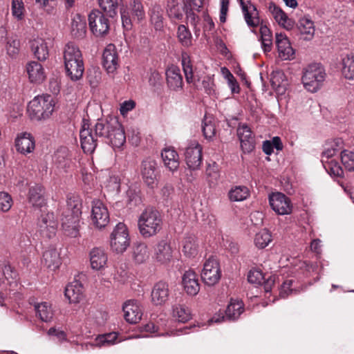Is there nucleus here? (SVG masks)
<instances>
[{
	"label": "nucleus",
	"mask_w": 354,
	"mask_h": 354,
	"mask_svg": "<svg viewBox=\"0 0 354 354\" xmlns=\"http://www.w3.org/2000/svg\"><path fill=\"white\" fill-rule=\"evenodd\" d=\"M95 136L106 138L113 147H122L125 141L124 131L115 118L99 120L94 127Z\"/></svg>",
	"instance_id": "f257e3e1"
},
{
	"label": "nucleus",
	"mask_w": 354,
	"mask_h": 354,
	"mask_svg": "<svg viewBox=\"0 0 354 354\" xmlns=\"http://www.w3.org/2000/svg\"><path fill=\"white\" fill-rule=\"evenodd\" d=\"M64 67L67 75L73 81L82 78L84 65L82 55L79 48L72 43H68L64 51Z\"/></svg>",
	"instance_id": "f03ea898"
},
{
	"label": "nucleus",
	"mask_w": 354,
	"mask_h": 354,
	"mask_svg": "<svg viewBox=\"0 0 354 354\" xmlns=\"http://www.w3.org/2000/svg\"><path fill=\"white\" fill-rule=\"evenodd\" d=\"M162 224L160 214L151 207L145 209L138 221L139 232L144 238H149L158 234L162 228Z\"/></svg>",
	"instance_id": "7ed1b4c3"
},
{
	"label": "nucleus",
	"mask_w": 354,
	"mask_h": 354,
	"mask_svg": "<svg viewBox=\"0 0 354 354\" xmlns=\"http://www.w3.org/2000/svg\"><path fill=\"white\" fill-rule=\"evenodd\" d=\"M54 105L50 95H38L29 102L27 111L32 120H41L52 114Z\"/></svg>",
	"instance_id": "20e7f679"
},
{
	"label": "nucleus",
	"mask_w": 354,
	"mask_h": 354,
	"mask_svg": "<svg viewBox=\"0 0 354 354\" xmlns=\"http://www.w3.org/2000/svg\"><path fill=\"white\" fill-rule=\"evenodd\" d=\"M326 77L324 68L319 64H312L303 70L301 77L304 87L309 92H317L322 85Z\"/></svg>",
	"instance_id": "39448f33"
},
{
	"label": "nucleus",
	"mask_w": 354,
	"mask_h": 354,
	"mask_svg": "<svg viewBox=\"0 0 354 354\" xmlns=\"http://www.w3.org/2000/svg\"><path fill=\"white\" fill-rule=\"evenodd\" d=\"M123 28L131 30L133 22H140L145 18L143 4L140 0H131L129 5L120 11Z\"/></svg>",
	"instance_id": "423d86ee"
},
{
	"label": "nucleus",
	"mask_w": 354,
	"mask_h": 354,
	"mask_svg": "<svg viewBox=\"0 0 354 354\" xmlns=\"http://www.w3.org/2000/svg\"><path fill=\"white\" fill-rule=\"evenodd\" d=\"M130 245V237L127 227L118 223L110 234V247L113 252L122 254Z\"/></svg>",
	"instance_id": "0eeeda50"
},
{
	"label": "nucleus",
	"mask_w": 354,
	"mask_h": 354,
	"mask_svg": "<svg viewBox=\"0 0 354 354\" xmlns=\"http://www.w3.org/2000/svg\"><path fill=\"white\" fill-rule=\"evenodd\" d=\"M337 143H332L322 153V162L326 171L330 175L337 177L342 176L343 169L339 165V150L335 147Z\"/></svg>",
	"instance_id": "6e6552de"
},
{
	"label": "nucleus",
	"mask_w": 354,
	"mask_h": 354,
	"mask_svg": "<svg viewBox=\"0 0 354 354\" xmlns=\"http://www.w3.org/2000/svg\"><path fill=\"white\" fill-rule=\"evenodd\" d=\"M91 31L95 37L106 35L109 30L108 18L99 10H93L88 17Z\"/></svg>",
	"instance_id": "1a4fd4ad"
},
{
	"label": "nucleus",
	"mask_w": 354,
	"mask_h": 354,
	"mask_svg": "<svg viewBox=\"0 0 354 354\" xmlns=\"http://www.w3.org/2000/svg\"><path fill=\"white\" fill-rule=\"evenodd\" d=\"M109 213L106 207L99 200L93 201L91 214L93 226L97 230H102L109 224Z\"/></svg>",
	"instance_id": "9d476101"
},
{
	"label": "nucleus",
	"mask_w": 354,
	"mask_h": 354,
	"mask_svg": "<svg viewBox=\"0 0 354 354\" xmlns=\"http://www.w3.org/2000/svg\"><path fill=\"white\" fill-rule=\"evenodd\" d=\"M221 278V270L218 261L213 258H209L204 263L201 271V279L207 286H214Z\"/></svg>",
	"instance_id": "9b49d317"
},
{
	"label": "nucleus",
	"mask_w": 354,
	"mask_h": 354,
	"mask_svg": "<svg viewBox=\"0 0 354 354\" xmlns=\"http://www.w3.org/2000/svg\"><path fill=\"white\" fill-rule=\"evenodd\" d=\"M140 173L145 183L148 187L153 188L157 185L158 165L153 159L147 158L142 162Z\"/></svg>",
	"instance_id": "f8f14e48"
},
{
	"label": "nucleus",
	"mask_w": 354,
	"mask_h": 354,
	"mask_svg": "<svg viewBox=\"0 0 354 354\" xmlns=\"http://www.w3.org/2000/svg\"><path fill=\"white\" fill-rule=\"evenodd\" d=\"M272 209L279 215L290 214L292 210L290 199L281 192L273 193L269 196Z\"/></svg>",
	"instance_id": "ddd939ff"
},
{
	"label": "nucleus",
	"mask_w": 354,
	"mask_h": 354,
	"mask_svg": "<svg viewBox=\"0 0 354 354\" xmlns=\"http://www.w3.org/2000/svg\"><path fill=\"white\" fill-rule=\"evenodd\" d=\"M80 139L84 153L91 154L95 151L97 145V136L88 123L84 122L80 131Z\"/></svg>",
	"instance_id": "4468645a"
},
{
	"label": "nucleus",
	"mask_w": 354,
	"mask_h": 354,
	"mask_svg": "<svg viewBox=\"0 0 354 354\" xmlns=\"http://www.w3.org/2000/svg\"><path fill=\"white\" fill-rule=\"evenodd\" d=\"M57 220L53 213L41 215L38 221V228L40 234L47 239H51L56 234Z\"/></svg>",
	"instance_id": "2eb2a0df"
},
{
	"label": "nucleus",
	"mask_w": 354,
	"mask_h": 354,
	"mask_svg": "<svg viewBox=\"0 0 354 354\" xmlns=\"http://www.w3.org/2000/svg\"><path fill=\"white\" fill-rule=\"evenodd\" d=\"M275 43L278 55L282 60H292L295 58V50L285 34L276 33Z\"/></svg>",
	"instance_id": "dca6fc26"
},
{
	"label": "nucleus",
	"mask_w": 354,
	"mask_h": 354,
	"mask_svg": "<svg viewBox=\"0 0 354 354\" xmlns=\"http://www.w3.org/2000/svg\"><path fill=\"white\" fill-rule=\"evenodd\" d=\"M185 160L191 170L199 169L202 162V148L197 142L192 143L186 148Z\"/></svg>",
	"instance_id": "f3484780"
},
{
	"label": "nucleus",
	"mask_w": 354,
	"mask_h": 354,
	"mask_svg": "<svg viewBox=\"0 0 354 354\" xmlns=\"http://www.w3.org/2000/svg\"><path fill=\"white\" fill-rule=\"evenodd\" d=\"M150 250L145 243L136 242L131 248L130 257L137 265L145 263L150 258Z\"/></svg>",
	"instance_id": "a211bd4d"
},
{
	"label": "nucleus",
	"mask_w": 354,
	"mask_h": 354,
	"mask_svg": "<svg viewBox=\"0 0 354 354\" xmlns=\"http://www.w3.org/2000/svg\"><path fill=\"white\" fill-rule=\"evenodd\" d=\"M16 150L26 155L32 153L35 148V140L33 136L28 132L20 133L15 138Z\"/></svg>",
	"instance_id": "6ab92c4d"
},
{
	"label": "nucleus",
	"mask_w": 354,
	"mask_h": 354,
	"mask_svg": "<svg viewBox=\"0 0 354 354\" xmlns=\"http://www.w3.org/2000/svg\"><path fill=\"white\" fill-rule=\"evenodd\" d=\"M102 64L108 73H114L118 66V57L115 47L109 44L104 50L102 55Z\"/></svg>",
	"instance_id": "aec40b11"
},
{
	"label": "nucleus",
	"mask_w": 354,
	"mask_h": 354,
	"mask_svg": "<svg viewBox=\"0 0 354 354\" xmlns=\"http://www.w3.org/2000/svg\"><path fill=\"white\" fill-rule=\"evenodd\" d=\"M91 267L94 270H104L108 264V255L101 248H95L89 253Z\"/></svg>",
	"instance_id": "412c9836"
},
{
	"label": "nucleus",
	"mask_w": 354,
	"mask_h": 354,
	"mask_svg": "<svg viewBox=\"0 0 354 354\" xmlns=\"http://www.w3.org/2000/svg\"><path fill=\"white\" fill-rule=\"evenodd\" d=\"M241 6L244 15V19L250 27H257L259 25L260 19L259 12L255 6L250 1L241 0Z\"/></svg>",
	"instance_id": "4be33fe9"
},
{
	"label": "nucleus",
	"mask_w": 354,
	"mask_h": 354,
	"mask_svg": "<svg viewBox=\"0 0 354 354\" xmlns=\"http://www.w3.org/2000/svg\"><path fill=\"white\" fill-rule=\"evenodd\" d=\"M182 284L186 293L190 296L196 295L200 290L197 274L192 270H189L184 273L182 278Z\"/></svg>",
	"instance_id": "5701e85b"
},
{
	"label": "nucleus",
	"mask_w": 354,
	"mask_h": 354,
	"mask_svg": "<svg viewBox=\"0 0 354 354\" xmlns=\"http://www.w3.org/2000/svg\"><path fill=\"white\" fill-rule=\"evenodd\" d=\"M80 217L65 214L62 219V227L64 234L70 237H77L80 227Z\"/></svg>",
	"instance_id": "b1692460"
},
{
	"label": "nucleus",
	"mask_w": 354,
	"mask_h": 354,
	"mask_svg": "<svg viewBox=\"0 0 354 354\" xmlns=\"http://www.w3.org/2000/svg\"><path fill=\"white\" fill-rule=\"evenodd\" d=\"M167 84L171 90L178 91L183 88V81L180 68L171 65L166 70Z\"/></svg>",
	"instance_id": "393cba45"
},
{
	"label": "nucleus",
	"mask_w": 354,
	"mask_h": 354,
	"mask_svg": "<svg viewBox=\"0 0 354 354\" xmlns=\"http://www.w3.org/2000/svg\"><path fill=\"white\" fill-rule=\"evenodd\" d=\"M237 135L243 151L244 153L251 152L254 149L255 142L250 129L245 124L241 125L237 129Z\"/></svg>",
	"instance_id": "a878e982"
},
{
	"label": "nucleus",
	"mask_w": 354,
	"mask_h": 354,
	"mask_svg": "<svg viewBox=\"0 0 354 354\" xmlns=\"http://www.w3.org/2000/svg\"><path fill=\"white\" fill-rule=\"evenodd\" d=\"M124 317L131 323L136 324L141 319L142 310L137 301L129 300L123 306Z\"/></svg>",
	"instance_id": "bb28decb"
},
{
	"label": "nucleus",
	"mask_w": 354,
	"mask_h": 354,
	"mask_svg": "<svg viewBox=\"0 0 354 354\" xmlns=\"http://www.w3.org/2000/svg\"><path fill=\"white\" fill-rule=\"evenodd\" d=\"M169 295V286L167 283L159 281L156 283L151 291V301L153 304L162 305L168 299Z\"/></svg>",
	"instance_id": "cd10ccee"
},
{
	"label": "nucleus",
	"mask_w": 354,
	"mask_h": 354,
	"mask_svg": "<svg viewBox=\"0 0 354 354\" xmlns=\"http://www.w3.org/2000/svg\"><path fill=\"white\" fill-rule=\"evenodd\" d=\"M173 257V250L171 245L165 241H160L154 250V258L162 263L167 264Z\"/></svg>",
	"instance_id": "c85d7f7f"
},
{
	"label": "nucleus",
	"mask_w": 354,
	"mask_h": 354,
	"mask_svg": "<svg viewBox=\"0 0 354 354\" xmlns=\"http://www.w3.org/2000/svg\"><path fill=\"white\" fill-rule=\"evenodd\" d=\"M269 10L279 26L286 30H290L293 28L295 21L292 19L289 18L281 8L272 3L269 6Z\"/></svg>",
	"instance_id": "c756f323"
},
{
	"label": "nucleus",
	"mask_w": 354,
	"mask_h": 354,
	"mask_svg": "<svg viewBox=\"0 0 354 354\" xmlns=\"http://www.w3.org/2000/svg\"><path fill=\"white\" fill-rule=\"evenodd\" d=\"M28 78L32 83L40 84L43 82L46 75L42 65L37 62H30L26 65Z\"/></svg>",
	"instance_id": "7c9ffc66"
},
{
	"label": "nucleus",
	"mask_w": 354,
	"mask_h": 354,
	"mask_svg": "<svg viewBox=\"0 0 354 354\" xmlns=\"http://www.w3.org/2000/svg\"><path fill=\"white\" fill-rule=\"evenodd\" d=\"M42 263L48 269L55 271L61 265L59 253L56 248L50 247L43 254Z\"/></svg>",
	"instance_id": "2f4dec72"
},
{
	"label": "nucleus",
	"mask_w": 354,
	"mask_h": 354,
	"mask_svg": "<svg viewBox=\"0 0 354 354\" xmlns=\"http://www.w3.org/2000/svg\"><path fill=\"white\" fill-rule=\"evenodd\" d=\"M49 41L40 37L35 38L30 41L32 51L39 60L44 61L48 58Z\"/></svg>",
	"instance_id": "473e14b6"
},
{
	"label": "nucleus",
	"mask_w": 354,
	"mask_h": 354,
	"mask_svg": "<svg viewBox=\"0 0 354 354\" xmlns=\"http://www.w3.org/2000/svg\"><path fill=\"white\" fill-rule=\"evenodd\" d=\"M164 165L171 171L178 169L180 165L178 153L171 147L165 148L161 153Z\"/></svg>",
	"instance_id": "72a5a7b5"
},
{
	"label": "nucleus",
	"mask_w": 354,
	"mask_h": 354,
	"mask_svg": "<svg viewBox=\"0 0 354 354\" xmlns=\"http://www.w3.org/2000/svg\"><path fill=\"white\" fill-rule=\"evenodd\" d=\"M65 296L70 303H79L83 298V286L78 281L71 282L65 289Z\"/></svg>",
	"instance_id": "f704fd0d"
},
{
	"label": "nucleus",
	"mask_w": 354,
	"mask_h": 354,
	"mask_svg": "<svg viewBox=\"0 0 354 354\" xmlns=\"http://www.w3.org/2000/svg\"><path fill=\"white\" fill-rule=\"evenodd\" d=\"M166 12L173 23L181 21L184 16V9L178 0H167Z\"/></svg>",
	"instance_id": "c9c22d12"
},
{
	"label": "nucleus",
	"mask_w": 354,
	"mask_h": 354,
	"mask_svg": "<svg viewBox=\"0 0 354 354\" xmlns=\"http://www.w3.org/2000/svg\"><path fill=\"white\" fill-rule=\"evenodd\" d=\"M28 198L29 203L34 207H41L46 204L44 189L39 185L30 188Z\"/></svg>",
	"instance_id": "e433bc0d"
},
{
	"label": "nucleus",
	"mask_w": 354,
	"mask_h": 354,
	"mask_svg": "<svg viewBox=\"0 0 354 354\" xmlns=\"http://www.w3.org/2000/svg\"><path fill=\"white\" fill-rule=\"evenodd\" d=\"M35 310L37 317H38L42 322H48L53 318L54 310L51 304L48 302L43 301L36 304L35 305Z\"/></svg>",
	"instance_id": "4c0bfd02"
},
{
	"label": "nucleus",
	"mask_w": 354,
	"mask_h": 354,
	"mask_svg": "<svg viewBox=\"0 0 354 354\" xmlns=\"http://www.w3.org/2000/svg\"><path fill=\"white\" fill-rule=\"evenodd\" d=\"M298 28L301 35L304 36V39L310 40L313 37L315 28L314 22L309 17L304 16L299 19Z\"/></svg>",
	"instance_id": "58836bf2"
},
{
	"label": "nucleus",
	"mask_w": 354,
	"mask_h": 354,
	"mask_svg": "<svg viewBox=\"0 0 354 354\" xmlns=\"http://www.w3.org/2000/svg\"><path fill=\"white\" fill-rule=\"evenodd\" d=\"M341 71L347 80H354V54L349 53L342 57Z\"/></svg>",
	"instance_id": "ea45409f"
},
{
	"label": "nucleus",
	"mask_w": 354,
	"mask_h": 354,
	"mask_svg": "<svg viewBox=\"0 0 354 354\" xmlns=\"http://www.w3.org/2000/svg\"><path fill=\"white\" fill-rule=\"evenodd\" d=\"M181 64L186 82L188 84H193L195 85L196 80L193 73V66L190 55L185 51H183L181 53Z\"/></svg>",
	"instance_id": "a19ab883"
},
{
	"label": "nucleus",
	"mask_w": 354,
	"mask_h": 354,
	"mask_svg": "<svg viewBox=\"0 0 354 354\" xmlns=\"http://www.w3.org/2000/svg\"><path fill=\"white\" fill-rule=\"evenodd\" d=\"M65 214L70 216L81 217L82 200L79 196L69 194L67 196V211Z\"/></svg>",
	"instance_id": "79ce46f5"
},
{
	"label": "nucleus",
	"mask_w": 354,
	"mask_h": 354,
	"mask_svg": "<svg viewBox=\"0 0 354 354\" xmlns=\"http://www.w3.org/2000/svg\"><path fill=\"white\" fill-rule=\"evenodd\" d=\"M86 22L84 17L80 15L74 16L71 24L72 35L77 38H82L86 35Z\"/></svg>",
	"instance_id": "37998d69"
},
{
	"label": "nucleus",
	"mask_w": 354,
	"mask_h": 354,
	"mask_svg": "<svg viewBox=\"0 0 354 354\" xmlns=\"http://www.w3.org/2000/svg\"><path fill=\"white\" fill-rule=\"evenodd\" d=\"M243 312V304L238 299H231L225 310V317L230 320H235Z\"/></svg>",
	"instance_id": "c03bdc74"
},
{
	"label": "nucleus",
	"mask_w": 354,
	"mask_h": 354,
	"mask_svg": "<svg viewBox=\"0 0 354 354\" xmlns=\"http://www.w3.org/2000/svg\"><path fill=\"white\" fill-rule=\"evenodd\" d=\"M150 21L156 30H162L164 28V17L162 9L160 5L155 4L151 8Z\"/></svg>",
	"instance_id": "a18cd8bd"
},
{
	"label": "nucleus",
	"mask_w": 354,
	"mask_h": 354,
	"mask_svg": "<svg viewBox=\"0 0 354 354\" xmlns=\"http://www.w3.org/2000/svg\"><path fill=\"white\" fill-rule=\"evenodd\" d=\"M54 162L58 167L65 169L70 166L71 162V155L67 148L61 147L57 150L54 155Z\"/></svg>",
	"instance_id": "49530a36"
},
{
	"label": "nucleus",
	"mask_w": 354,
	"mask_h": 354,
	"mask_svg": "<svg viewBox=\"0 0 354 354\" xmlns=\"http://www.w3.org/2000/svg\"><path fill=\"white\" fill-rule=\"evenodd\" d=\"M271 85L273 89L278 93L282 94L285 91L286 80L284 74L281 71L272 73Z\"/></svg>",
	"instance_id": "de8ad7c7"
},
{
	"label": "nucleus",
	"mask_w": 354,
	"mask_h": 354,
	"mask_svg": "<svg viewBox=\"0 0 354 354\" xmlns=\"http://www.w3.org/2000/svg\"><path fill=\"white\" fill-rule=\"evenodd\" d=\"M177 38L183 46L188 48L192 46V35L188 28L183 24L178 27Z\"/></svg>",
	"instance_id": "09e8293b"
},
{
	"label": "nucleus",
	"mask_w": 354,
	"mask_h": 354,
	"mask_svg": "<svg viewBox=\"0 0 354 354\" xmlns=\"http://www.w3.org/2000/svg\"><path fill=\"white\" fill-rule=\"evenodd\" d=\"M272 241L271 233L266 229L260 230L255 234L254 243L257 248L263 249Z\"/></svg>",
	"instance_id": "8fccbe9b"
},
{
	"label": "nucleus",
	"mask_w": 354,
	"mask_h": 354,
	"mask_svg": "<svg viewBox=\"0 0 354 354\" xmlns=\"http://www.w3.org/2000/svg\"><path fill=\"white\" fill-rule=\"evenodd\" d=\"M250 195L249 189L245 186H235L229 192V198L232 201H243Z\"/></svg>",
	"instance_id": "3c124183"
},
{
	"label": "nucleus",
	"mask_w": 354,
	"mask_h": 354,
	"mask_svg": "<svg viewBox=\"0 0 354 354\" xmlns=\"http://www.w3.org/2000/svg\"><path fill=\"white\" fill-rule=\"evenodd\" d=\"M117 339L118 334L115 333L101 335L95 338L93 345L97 347L111 346L118 342Z\"/></svg>",
	"instance_id": "603ef678"
},
{
	"label": "nucleus",
	"mask_w": 354,
	"mask_h": 354,
	"mask_svg": "<svg viewBox=\"0 0 354 354\" xmlns=\"http://www.w3.org/2000/svg\"><path fill=\"white\" fill-rule=\"evenodd\" d=\"M173 317L178 322L184 323L191 319V313L187 307L178 304L173 307Z\"/></svg>",
	"instance_id": "864d4df0"
},
{
	"label": "nucleus",
	"mask_w": 354,
	"mask_h": 354,
	"mask_svg": "<svg viewBox=\"0 0 354 354\" xmlns=\"http://www.w3.org/2000/svg\"><path fill=\"white\" fill-rule=\"evenodd\" d=\"M261 38V46L265 53H269L272 50V34L266 26H261L260 28Z\"/></svg>",
	"instance_id": "5fc2aeb1"
},
{
	"label": "nucleus",
	"mask_w": 354,
	"mask_h": 354,
	"mask_svg": "<svg viewBox=\"0 0 354 354\" xmlns=\"http://www.w3.org/2000/svg\"><path fill=\"white\" fill-rule=\"evenodd\" d=\"M206 179L209 186H214L219 178V169L216 162L208 165L206 169Z\"/></svg>",
	"instance_id": "6e6d98bb"
},
{
	"label": "nucleus",
	"mask_w": 354,
	"mask_h": 354,
	"mask_svg": "<svg viewBox=\"0 0 354 354\" xmlns=\"http://www.w3.org/2000/svg\"><path fill=\"white\" fill-rule=\"evenodd\" d=\"M198 244L194 236H187L183 242V252L187 257H193L197 253Z\"/></svg>",
	"instance_id": "4d7b16f0"
},
{
	"label": "nucleus",
	"mask_w": 354,
	"mask_h": 354,
	"mask_svg": "<svg viewBox=\"0 0 354 354\" xmlns=\"http://www.w3.org/2000/svg\"><path fill=\"white\" fill-rule=\"evenodd\" d=\"M340 158L346 170L354 171V151L343 150L340 152Z\"/></svg>",
	"instance_id": "13d9d810"
},
{
	"label": "nucleus",
	"mask_w": 354,
	"mask_h": 354,
	"mask_svg": "<svg viewBox=\"0 0 354 354\" xmlns=\"http://www.w3.org/2000/svg\"><path fill=\"white\" fill-rule=\"evenodd\" d=\"M203 132L207 139H212L216 133V128L211 118L205 117L203 122Z\"/></svg>",
	"instance_id": "bf43d9fd"
},
{
	"label": "nucleus",
	"mask_w": 354,
	"mask_h": 354,
	"mask_svg": "<svg viewBox=\"0 0 354 354\" xmlns=\"http://www.w3.org/2000/svg\"><path fill=\"white\" fill-rule=\"evenodd\" d=\"M7 54L12 58H15L19 52V41L17 38H10L6 44Z\"/></svg>",
	"instance_id": "052dcab7"
},
{
	"label": "nucleus",
	"mask_w": 354,
	"mask_h": 354,
	"mask_svg": "<svg viewBox=\"0 0 354 354\" xmlns=\"http://www.w3.org/2000/svg\"><path fill=\"white\" fill-rule=\"evenodd\" d=\"M13 201L11 196L6 192H0V211L6 212L12 206Z\"/></svg>",
	"instance_id": "680f3d73"
},
{
	"label": "nucleus",
	"mask_w": 354,
	"mask_h": 354,
	"mask_svg": "<svg viewBox=\"0 0 354 354\" xmlns=\"http://www.w3.org/2000/svg\"><path fill=\"white\" fill-rule=\"evenodd\" d=\"M24 4L23 0L12 1V13L17 19H22L24 15Z\"/></svg>",
	"instance_id": "e2e57ef3"
},
{
	"label": "nucleus",
	"mask_w": 354,
	"mask_h": 354,
	"mask_svg": "<svg viewBox=\"0 0 354 354\" xmlns=\"http://www.w3.org/2000/svg\"><path fill=\"white\" fill-rule=\"evenodd\" d=\"M122 1V0H100V6L105 12L111 15L112 12H115V9Z\"/></svg>",
	"instance_id": "0e129e2a"
},
{
	"label": "nucleus",
	"mask_w": 354,
	"mask_h": 354,
	"mask_svg": "<svg viewBox=\"0 0 354 354\" xmlns=\"http://www.w3.org/2000/svg\"><path fill=\"white\" fill-rule=\"evenodd\" d=\"M47 334L50 337H53L55 340H57L59 343H63L67 340V336L66 333L55 327H51L47 332Z\"/></svg>",
	"instance_id": "69168bd1"
},
{
	"label": "nucleus",
	"mask_w": 354,
	"mask_h": 354,
	"mask_svg": "<svg viewBox=\"0 0 354 354\" xmlns=\"http://www.w3.org/2000/svg\"><path fill=\"white\" fill-rule=\"evenodd\" d=\"M248 280L252 284H261L264 281V276L262 272L258 270H251L248 272Z\"/></svg>",
	"instance_id": "338daca9"
},
{
	"label": "nucleus",
	"mask_w": 354,
	"mask_h": 354,
	"mask_svg": "<svg viewBox=\"0 0 354 354\" xmlns=\"http://www.w3.org/2000/svg\"><path fill=\"white\" fill-rule=\"evenodd\" d=\"M1 274L2 276L3 275L4 279L8 281L9 283H11V281H10V279H15L17 278V272L13 270V268L10 265L4 266Z\"/></svg>",
	"instance_id": "774afa93"
}]
</instances>
